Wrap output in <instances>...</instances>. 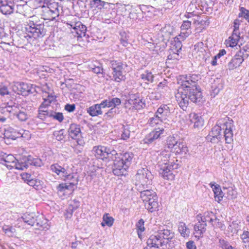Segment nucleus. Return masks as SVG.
<instances>
[{"mask_svg":"<svg viewBox=\"0 0 249 249\" xmlns=\"http://www.w3.org/2000/svg\"><path fill=\"white\" fill-rule=\"evenodd\" d=\"M234 127L232 120H229L223 124H215L212 129L210 133V136L213 138L211 139L212 142L215 139L217 142L221 141L223 138L227 143H231L233 140V129Z\"/></svg>","mask_w":249,"mask_h":249,"instance_id":"f257e3e1","label":"nucleus"},{"mask_svg":"<svg viewBox=\"0 0 249 249\" xmlns=\"http://www.w3.org/2000/svg\"><path fill=\"white\" fill-rule=\"evenodd\" d=\"M133 158L134 154L131 152L118 153V156L112 157L111 160L114 161L112 167L113 174L117 176H125Z\"/></svg>","mask_w":249,"mask_h":249,"instance_id":"f03ea898","label":"nucleus"},{"mask_svg":"<svg viewBox=\"0 0 249 249\" xmlns=\"http://www.w3.org/2000/svg\"><path fill=\"white\" fill-rule=\"evenodd\" d=\"M137 190L141 193V198L144 203L145 209L151 213L158 210V197L154 191L148 188H143L142 186H140Z\"/></svg>","mask_w":249,"mask_h":249,"instance_id":"7ed1b4c3","label":"nucleus"},{"mask_svg":"<svg viewBox=\"0 0 249 249\" xmlns=\"http://www.w3.org/2000/svg\"><path fill=\"white\" fill-rule=\"evenodd\" d=\"M109 67L112 71V75L109 76L112 81L119 83L125 81L126 71L125 69L127 67L125 62L115 60H110Z\"/></svg>","mask_w":249,"mask_h":249,"instance_id":"20e7f679","label":"nucleus"},{"mask_svg":"<svg viewBox=\"0 0 249 249\" xmlns=\"http://www.w3.org/2000/svg\"><path fill=\"white\" fill-rule=\"evenodd\" d=\"M25 31L35 39L43 37L47 31L43 21L29 19L26 22Z\"/></svg>","mask_w":249,"mask_h":249,"instance_id":"39448f33","label":"nucleus"},{"mask_svg":"<svg viewBox=\"0 0 249 249\" xmlns=\"http://www.w3.org/2000/svg\"><path fill=\"white\" fill-rule=\"evenodd\" d=\"M135 177L137 180L135 183L136 189L139 186H142L143 188H148L152 184L153 178V175L147 167L139 169Z\"/></svg>","mask_w":249,"mask_h":249,"instance_id":"423d86ee","label":"nucleus"},{"mask_svg":"<svg viewBox=\"0 0 249 249\" xmlns=\"http://www.w3.org/2000/svg\"><path fill=\"white\" fill-rule=\"evenodd\" d=\"M43 165L42 160L39 158H34L31 155L22 156L18 159L17 163H15V168L18 170H23L30 165L41 167Z\"/></svg>","mask_w":249,"mask_h":249,"instance_id":"0eeeda50","label":"nucleus"},{"mask_svg":"<svg viewBox=\"0 0 249 249\" xmlns=\"http://www.w3.org/2000/svg\"><path fill=\"white\" fill-rule=\"evenodd\" d=\"M200 75L199 74H189L180 76L178 83L180 85L182 89H195L200 87L198 85V81L200 79Z\"/></svg>","mask_w":249,"mask_h":249,"instance_id":"6e6552de","label":"nucleus"},{"mask_svg":"<svg viewBox=\"0 0 249 249\" xmlns=\"http://www.w3.org/2000/svg\"><path fill=\"white\" fill-rule=\"evenodd\" d=\"M92 152L96 158L102 160L107 159H111L112 157L118 156L116 150L102 145L94 146Z\"/></svg>","mask_w":249,"mask_h":249,"instance_id":"1a4fd4ad","label":"nucleus"},{"mask_svg":"<svg viewBox=\"0 0 249 249\" xmlns=\"http://www.w3.org/2000/svg\"><path fill=\"white\" fill-rule=\"evenodd\" d=\"M159 175L163 178L167 180H172L174 178V175L172 170L178 169V164L173 161H169L162 164H159Z\"/></svg>","mask_w":249,"mask_h":249,"instance_id":"9d476101","label":"nucleus"},{"mask_svg":"<svg viewBox=\"0 0 249 249\" xmlns=\"http://www.w3.org/2000/svg\"><path fill=\"white\" fill-rule=\"evenodd\" d=\"M164 131V127L162 126L155 128L145 136L141 143L147 144L148 146L151 145L155 143V141L157 139L160 138L163 135Z\"/></svg>","mask_w":249,"mask_h":249,"instance_id":"9b49d317","label":"nucleus"},{"mask_svg":"<svg viewBox=\"0 0 249 249\" xmlns=\"http://www.w3.org/2000/svg\"><path fill=\"white\" fill-rule=\"evenodd\" d=\"M13 90L18 94L26 96L36 91L35 87L32 84L24 82H17L13 86Z\"/></svg>","mask_w":249,"mask_h":249,"instance_id":"f8f14e48","label":"nucleus"},{"mask_svg":"<svg viewBox=\"0 0 249 249\" xmlns=\"http://www.w3.org/2000/svg\"><path fill=\"white\" fill-rule=\"evenodd\" d=\"M190 102L195 104H200L203 101V95L200 87L195 89H185Z\"/></svg>","mask_w":249,"mask_h":249,"instance_id":"ddd939ff","label":"nucleus"},{"mask_svg":"<svg viewBox=\"0 0 249 249\" xmlns=\"http://www.w3.org/2000/svg\"><path fill=\"white\" fill-rule=\"evenodd\" d=\"M185 89H179L176 94V100L180 107L183 110H186L189 104L190 99L187 93H185Z\"/></svg>","mask_w":249,"mask_h":249,"instance_id":"4468645a","label":"nucleus"},{"mask_svg":"<svg viewBox=\"0 0 249 249\" xmlns=\"http://www.w3.org/2000/svg\"><path fill=\"white\" fill-rule=\"evenodd\" d=\"M147 245L150 249H160V247L165 245V241L160 239L158 233L151 235L147 240Z\"/></svg>","mask_w":249,"mask_h":249,"instance_id":"2eb2a0df","label":"nucleus"},{"mask_svg":"<svg viewBox=\"0 0 249 249\" xmlns=\"http://www.w3.org/2000/svg\"><path fill=\"white\" fill-rule=\"evenodd\" d=\"M48 8L47 12L50 13L53 18H55L60 14V11L62 10V7L59 5L58 2H55L53 0H50L46 5Z\"/></svg>","mask_w":249,"mask_h":249,"instance_id":"dca6fc26","label":"nucleus"},{"mask_svg":"<svg viewBox=\"0 0 249 249\" xmlns=\"http://www.w3.org/2000/svg\"><path fill=\"white\" fill-rule=\"evenodd\" d=\"M241 52H236V54L232 57L228 64L229 70H234L241 65L243 62L246 59L242 56Z\"/></svg>","mask_w":249,"mask_h":249,"instance_id":"f3484780","label":"nucleus"},{"mask_svg":"<svg viewBox=\"0 0 249 249\" xmlns=\"http://www.w3.org/2000/svg\"><path fill=\"white\" fill-rule=\"evenodd\" d=\"M157 233L160 236V239H162V240L165 241V245L167 246V245L169 244V246L170 247V243L174 237V232L171 230L164 229L159 230Z\"/></svg>","mask_w":249,"mask_h":249,"instance_id":"a211bd4d","label":"nucleus"},{"mask_svg":"<svg viewBox=\"0 0 249 249\" xmlns=\"http://www.w3.org/2000/svg\"><path fill=\"white\" fill-rule=\"evenodd\" d=\"M87 31V27L79 21L77 23L76 27H75L73 30H71V33L73 34H74V36L78 38L79 37L81 38L86 36Z\"/></svg>","mask_w":249,"mask_h":249,"instance_id":"6ab92c4d","label":"nucleus"},{"mask_svg":"<svg viewBox=\"0 0 249 249\" xmlns=\"http://www.w3.org/2000/svg\"><path fill=\"white\" fill-rule=\"evenodd\" d=\"M191 21L188 20L183 21L181 27L179 35L182 40H185L192 33L191 29Z\"/></svg>","mask_w":249,"mask_h":249,"instance_id":"aec40b11","label":"nucleus"},{"mask_svg":"<svg viewBox=\"0 0 249 249\" xmlns=\"http://www.w3.org/2000/svg\"><path fill=\"white\" fill-rule=\"evenodd\" d=\"M68 132L69 136L72 139L76 140L81 139V132L80 126L75 124H72L70 125Z\"/></svg>","mask_w":249,"mask_h":249,"instance_id":"412c9836","label":"nucleus"},{"mask_svg":"<svg viewBox=\"0 0 249 249\" xmlns=\"http://www.w3.org/2000/svg\"><path fill=\"white\" fill-rule=\"evenodd\" d=\"M155 113L164 122L170 114V107L167 105H162L158 108Z\"/></svg>","mask_w":249,"mask_h":249,"instance_id":"4be33fe9","label":"nucleus"},{"mask_svg":"<svg viewBox=\"0 0 249 249\" xmlns=\"http://www.w3.org/2000/svg\"><path fill=\"white\" fill-rule=\"evenodd\" d=\"M18 220L20 221H23L30 226H33L36 222L37 216L34 213H25Z\"/></svg>","mask_w":249,"mask_h":249,"instance_id":"5701e85b","label":"nucleus"},{"mask_svg":"<svg viewBox=\"0 0 249 249\" xmlns=\"http://www.w3.org/2000/svg\"><path fill=\"white\" fill-rule=\"evenodd\" d=\"M196 219L197 220H201V222L206 224H207V222H209L213 225V220H216L217 218L213 212H206L204 213L203 215L201 214H197Z\"/></svg>","mask_w":249,"mask_h":249,"instance_id":"b1692460","label":"nucleus"},{"mask_svg":"<svg viewBox=\"0 0 249 249\" xmlns=\"http://www.w3.org/2000/svg\"><path fill=\"white\" fill-rule=\"evenodd\" d=\"M0 11L3 15H10L14 11V6L9 0H0Z\"/></svg>","mask_w":249,"mask_h":249,"instance_id":"393cba45","label":"nucleus"},{"mask_svg":"<svg viewBox=\"0 0 249 249\" xmlns=\"http://www.w3.org/2000/svg\"><path fill=\"white\" fill-rule=\"evenodd\" d=\"M110 3L102 0H91L89 3V7L94 10H101L103 8H107V5Z\"/></svg>","mask_w":249,"mask_h":249,"instance_id":"a878e982","label":"nucleus"},{"mask_svg":"<svg viewBox=\"0 0 249 249\" xmlns=\"http://www.w3.org/2000/svg\"><path fill=\"white\" fill-rule=\"evenodd\" d=\"M210 185L213 189L215 201L219 203L222 200L224 196V194L221 190V187L219 185L215 184L214 182L210 183Z\"/></svg>","mask_w":249,"mask_h":249,"instance_id":"bb28decb","label":"nucleus"},{"mask_svg":"<svg viewBox=\"0 0 249 249\" xmlns=\"http://www.w3.org/2000/svg\"><path fill=\"white\" fill-rule=\"evenodd\" d=\"M198 222L196 223L194 227L195 230V236L199 237H202L204 233L206 231L207 224L201 222V220H197Z\"/></svg>","mask_w":249,"mask_h":249,"instance_id":"cd10ccee","label":"nucleus"},{"mask_svg":"<svg viewBox=\"0 0 249 249\" xmlns=\"http://www.w3.org/2000/svg\"><path fill=\"white\" fill-rule=\"evenodd\" d=\"M103 109L100 103L93 105L89 107L87 109V111L91 116L94 117L102 114L103 113Z\"/></svg>","mask_w":249,"mask_h":249,"instance_id":"c85d7f7f","label":"nucleus"},{"mask_svg":"<svg viewBox=\"0 0 249 249\" xmlns=\"http://www.w3.org/2000/svg\"><path fill=\"white\" fill-rule=\"evenodd\" d=\"M183 40L179 37V35H178L175 38L174 42L172 43L171 49L176 55H178V53L181 50L182 46L181 42Z\"/></svg>","mask_w":249,"mask_h":249,"instance_id":"c756f323","label":"nucleus"},{"mask_svg":"<svg viewBox=\"0 0 249 249\" xmlns=\"http://www.w3.org/2000/svg\"><path fill=\"white\" fill-rule=\"evenodd\" d=\"M173 150L176 154H180L183 157H185L189 151L188 148L186 144L180 142H178Z\"/></svg>","mask_w":249,"mask_h":249,"instance_id":"7c9ffc66","label":"nucleus"},{"mask_svg":"<svg viewBox=\"0 0 249 249\" xmlns=\"http://www.w3.org/2000/svg\"><path fill=\"white\" fill-rule=\"evenodd\" d=\"M50 169L52 172L55 173L57 175L62 177L67 175L68 170L60 166L58 164H52L50 167Z\"/></svg>","mask_w":249,"mask_h":249,"instance_id":"2f4dec72","label":"nucleus"},{"mask_svg":"<svg viewBox=\"0 0 249 249\" xmlns=\"http://www.w3.org/2000/svg\"><path fill=\"white\" fill-rule=\"evenodd\" d=\"M1 163L4 161L5 163H11L10 165H7V166H9L12 168H15V163H17V161L18 159H16L13 155L11 154H9L6 155L5 153L2 152V154L1 156Z\"/></svg>","mask_w":249,"mask_h":249,"instance_id":"473e14b6","label":"nucleus"},{"mask_svg":"<svg viewBox=\"0 0 249 249\" xmlns=\"http://www.w3.org/2000/svg\"><path fill=\"white\" fill-rule=\"evenodd\" d=\"M78 180L75 179L74 181L71 182L69 185L66 183L60 184L57 187V189L58 192H63L66 190H73V187L76 186L77 184Z\"/></svg>","mask_w":249,"mask_h":249,"instance_id":"72a5a7b5","label":"nucleus"},{"mask_svg":"<svg viewBox=\"0 0 249 249\" xmlns=\"http://www.w3.org/2000/svg\"><path fill=\"white\" fill-rule=\"evenodd\" d=\"M41 107L38 110L37 118L39 119L44 121L48 118H51L52 115V110L41 109Z\"/></svg>","mask_w":249,"mask_h":249,"instance_id":"f704fd0d","label":"nucleus"},{"mask_svg":"<svg viewBox=\"0 0 249 249\" xmlns=\"http://www.w3.org/2000/svg\"><path fill=\"white\" fill-rule=\"evenodd\" d=\"M163 121L155 113L154 117L150 118L148 121V124L152 127H154L157 125H161Z\"/></svg>","mask_w":249,"mask_h":249,"instance_id":"c9c22d12","label":"nucleus"},{"mask_svg":"<svg viewBox=\"0 0 249 249\" xmlns=\"http://www.w3.org/2000/svg\"><path fill=\"white\" fill-rule=\"evenodd\" d=\"M178 230L182 236L185 237L189 236L190 231L186 226V224L183 222H180L178 224Z\"/></svg>","mask_w":249,"mask_h":249,"instance_id":"e433bc0d","label":"nucleus"},{"mask_svg":"<svg viewBox=\"0 0 249 249\" xmlns=\"http://www.w3.org/2000/svg\"><path fill=\"white\" fill-rule=\"evenodd\" d=\"M114 219L111 216H109L108 213H106L103 215V222L101 223V225L103 227L107 226L111 227L112 226Z\"/></svg>","mask_w":249,"mask_h":249,"instance_id":"4c0bfd02","label":"nucleus"},{"mask_svg":"<svg viewBox=\"0 0 249 249\" xmlns=\"http://www.w3.org/2000/svg\"><path fill=\"white\" fill-rule=\"evenodd\" d=\"M14 115L16 116L17 118L21 122H24L28 119L27 113L18 109H17V111L14 112Z\"/></svg>","mask_w":249,"mask_h":249,"instance_id":"58836bf2","label":"nucleus"},{"mask_svg":"<svg viewBox=\"0 0 249 249\" xmlns=\"http://www.w3.org/2000/svg\"><path fill=\"white\" fill-rule=\"evenodd\" d=\"M119 113L120 110L118 107H112L105 114L104 117L106 119H110Z\"/></svg>","mask_w":249,"mask_h":249,"instance_id":"ea45409f","label":"nucleus"},{"mask_svg":"<svg viewBox=\"0 0 249 249\" xmlns=\"http://www.w3.org/2000/svg\"><path fill=\"white\" fill-rule=\"evenodd\" d=\"M178 142L174 136H169L166 140V145L168 148L173 150Z\"/></svg>","mask_w":249,"mask_h":249,"instance_id":"a19ab883","label":"nucleus"},{"mask_svg":"<svg viewBox=\"0 0 249 249\" xmlns=\"http://www.w3.org/2000/svg\"><path fill=\"white\" fill-rule=\"evenodd\" d=\"M43 182L41 180L34 178L32 180H30L28 183V185L32 186L36 190L41 189L42 188Z\"/></svg>","mask_w":249,"mask_h":249,"instance_id":"79ce46f5","label":"nucleus"},{"mask_svg":"<svg viewBox=\"0 0 249 249\" xmlns=\"http://www.w3.org/2000/svg\"><path fill=\"white\" fill-rule=\"evenodd\" d=\"M79 21L77 20L76 18H75L73 16H70L67 19L66 24L69 28H71L72 29L71 30H73L77 25V23Z\"/></svg>","mask_w":249,"mask_h":249,"instance_id":"37998d69","label":"nucleus"},{"mask_svg":"<svg viewBox=\"0 0 249 249\" xmlns=\"http://www.w3.org/2000/svg\"><path fill=\"white\" fill-rule=\"evenodd\" d=\"M141 77L145 81L152 83L153 81L154 75L151 71H145L141 75Z\"/></svg>","mask_w":249,"mask_h":249,"instance_id":"c03bdc74","label":"nucleus"},{"mask_svg":"<svg viewBox=\"0 0 249 249\" xmlns=\"http://www.w3.org/2000/svg\"><path fill=\"white\" fill-rule=\"evenodd\" d=\"M2 231L9 237H13L16 232V229L8 225L4 226Z\"/></svg>","mask_w":249,"mask_h":249,"instance_id":"a18cd8bd","label":"nucleus"},{"mask_svg":"<svg viewBox=\"0 0 249 249\" xmlns=\"http://www.w3.org/2000/svg\"><path fill=\"white\" fill-rule=\"evenodd\" d=\"M131 105L136 109H140L142 108H143L145 106L144 102H143L142 99H140V97L138 98L133 102V103H132Z\"/></svg>","mask_w":249,"mask_h":249,"instance_id":"49530a36","label":"nucleus"},{"mask_svg":"<svg viewBox=\"0 0 249 249\" xmlns=\"http://www.w3.org/2000/svg\"><path fill=\"white\" fill-rule=\"evenodd\" d=\"M144 223V220L142 219H141L139 220L136 225L138 234L140 238L141 237V233L145 230Z\"/></svg>","mask_w":249,"mask_h":249,"instance_id":"de8ad7c7","label":"nucleus"},{"mask_svg":"<svg viewBox=\"0 0 249 249\" xmlns=\"http://www.w3.org/2000/svg\"><path fill=\"white\" fill-rule=\"evenodd\" d=\"M77 143V145L74 147V152L78 154L81 153L83 150V146L84 144V142L83 140L82 139H77V141H76Z\"/></svg>","mask_w":249,"mask_h":249,"instance_id":"09e8293b","label":"nucleus"},{"mask_svg":"<svg viewBox=\"0 0 249 249\" xmlns=\"http://www.w3.org/2000/svg\"><path fill=\"white\" fill-rule=\"evenodd\" d=\"M17 107L18 105L15 103L12 104V103H7V105L5 107V109L6 111L14 114V112L17 111L18 109Z\"/></svg>","mask_w":249,"mask_h":249,"instance_id":"8fccbe9b","label":"nucleus"},{"mask_svg":"<svg viewBox=\"0 0 249 249\" xmlns=\"http://www.w3.org/2000/svg\"><path fill=\"white\" fill-rule=\"evenodd\" d=\"M52 115L51 118H53V119L58 121L59 122H62L64 120V116L63 113L61 112H57L52 111Z\"/></svg>","mask_w":249,"mask_h":249,"instance_id":"3c124183","label":"nucleus"},{"mask_svg":"<svg viewBox=\"0 0 249 249\" xmlns=\"http://www.w3.org/2000/svg\"><path fill=\"white\" fill-rule=\"evenodd\" d=\"M240 38L232 36H230L228 38V42H227V44L231 47H234L236 46Z\"/></svg>","mask_w":249,"mask_h":249,"instance_id":"603ef678","label":"nucleus"},{"mask_svg":"<svg viewBox=\"0 0 249 249\" xmlns=\"http://www.w3.org/2000/svg\"><path fill=\"white\" fill-rule=\"evenodd\" d=\"M123 130L121 134V138L124 140H126L130 137V131L128 128L124 126L122 127Z\"/></svg>","mask_w":249,"mask_h":249,"instance_id":"864d4df0","label":"nucleus"},{"mask_svg":"<svg viewBox=\"0 0 249 249\" xmlns=\"http://www.w3.org/2000/svg\"><path fill=\"white\" fill-rule=\"evenodd\" d=\"M30 0H9V2L15 5L23 6L25 5Z\"/></svg>","mask_w":249,"mask_h":249,"instance_id":"5fc2aeb1","label":"nucleus"},{"mask_svg":"<svg viewBox=\"0 0 249 249\" xmlns=\"http://www.w3.org/2000/svg\"><path fill=\"white\" fill-rule=\"evenodd\" d=\"M64 130L61 129L59 131H54L53 135L57 141H60L64 139Z\"/></svg>","mask_w":249,"mask_h":249,"instance_id":"6e6d98bb","label":"nucleus"},{"mask_svg":"<svg viewBox=\"0 0 249 249\" xmlns=\"http://www.w3.org/2000/svg\"><path fill=\"white\" fill-rule=\"evenodd\" d=\"M238 52H241L242 53V56L246 59H247L249 56V45H245Z\"/></svg>","mask_w":249,"mask_h":249,"instance_id":"4d7b16f0","label":"nucleus"},{"mask_svg":"<svg viewBox=\"0 0 249 249\" xmlns=\"http://www.w3.org/2000/svg\"><path fill=\"white\" fill-rule=\"evenodd\" d=\"M239 17H243L249 22V11L243 7L240 8Z\"/></svg>","mask_w":249,"mask_h":249,"instance_id":"13d9d810","label":"nucleus"},{"mask_svg":"<svg viewBox=\"0 0 249 249\" xmlns=\"http://www.w3.org/2000/svg\"><path fill=\"white\" fill-rule=\"evenodd\" d=\"M219 82L218 83V85H213L212 88L213 89V92L214 94H218V93L220 91V90H221L223 88V85L222 82V81L218 80L217 81Z\"/></svg>","mask_w":249,"mask_h":249,"instance_id":"bf43d9fd","label":"nucleus"},{"mask_svg":"<svg viewBox=\"0 0 249 249\" xmlns=\"http://www.w3.org/2000/svg\"><path fill=\"white\" fill-rule=\"evenodd\" d=\"M19 37L24 42H26L27 43L30 42V39L32 37V36H30V34H29L27 32L25 33H22L21 34Z\"/></svg>","mask_w":249,"mask_h":249,"instance_id":"052dcab7","label":"nucleus"},{"mask_svg":"<svg viewBox=\"0 0 249 249\" xmlns=\"http://www.w3.org/2000/svg\"><path fill=\"white\" fill-rule=\"evenodd\" d=\"M201 117L200 116L196 113H192L189 115L190 121L191 124H193L196 122L198 118L199 119Z\"/></svg>","mask_w":249,"mask_h":249,"instance_id":"680f3d73","label":"nucleus"},{"mask_svg":"<svg viewBox=\"0 0 249 249\" xmlns=\"http://www.w3.org/2000/svg\"><path fill=\"white\" fill-rule=\"evenodd\" d=\"M111 104H112L113 107H117L121 103V99L117 97L109 98Z\"/></svg>","mask_w":249,"mask_h":249,"instance_id":"e2e57ef3","label":"nucleus"},{"mask_svg":"<svg viewBox=\"0 0 249 249\" xmlns=\"http://www.w3.org/2000/svg\"><path fill=\"white\" fill-rule=\"evenodd\" d=\"M101 107L103 109L106 107H113L112 104H111V102H110L109 98L102 101L101 102Z\"/></svg>","mask_w":249,"mask_h":249,"instance_id":"0e129e2a","label":"nucleus"},{"mask_svg":"<svg viewBox=\"0 0 249 249\" xmlns=\"http://www.w3.org/2000/svg\"><path fill=\"white\" fill-rule=\"evenodd\" d=\"M21 176L22 179H24L27 184H28L30 180H32L34 178L30 173H23Z\"/></svg>","mask_w":249,"mask_h":249,"instance_id":"69168bd1","label":"nucleus"},{"mask_svg":"<svg viewBox=\"0 0 249 249\" xmlns=\"http://www.w3.org/2000/svg\"><path fill=\"white\" fill-rule=\"evenodd\" d=\"M33 105L32 102H24L22 103V109L27 110L28 111L31 110L33 108Z\"/></svg>","mask_w":249,"mask_h":249,"instance_id":"338daca9","label":"nucleus"},{"mask_svg":"<svg viewBox=\"0 0 249 249\" xmlns=\"http://www.w3.org/2000/svg\"><path fill=\"white\" fill-rule=\"evenodd\" d=\"M219 244L220 247L223 249H227L230 245L228 241L222 238L219 239Z\"/></svg>","mask_w":249,"mask_h":249,"instance_id":"774afa93","label":"nucleus"}]
</instances>
